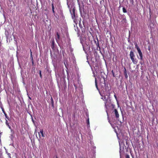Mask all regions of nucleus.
<instances>
[{
	"label": "nucleus",
	"instance_id": "f257e3e1",
	"mask_svg": "<svg viewBox=\"0 0 158 158\" xmlns=\"http://www.w3.org/2000/svg\"><path fill=\"white\" fill-rule=\"evenodd\" d=\"M109 122L111 125L112 127L115 126V125L117 124L120 125L121 124V121H119V119H108Z\"/></svg>",
	"mask_w": 158,
	"mask_h": 158
},
{
	"label": "nucleus",
	"instance_id": "f03ea898",
	"mask_svg": "<svg viewBox=\"0 0 158 158\" xmlns=\"http://www.w3.org/2000/svg\"><path fill=\"white\" fill-rule=\"evenodd\" d=\"M123 143L125 147V149L126 150V151H128V137H125L123 138Z\"/></svg>",
	"mask_w": 158,
	"mask_h": 158
},
{
	"label": "nucleus",
	"instance_id": "7ed1b4c3",
	"mask_svg": "<svg viewBox=\"0 0 158 158\" xmlns=\"http://www.w3.org/2000/svg\"><path fill=\"white\" fill-rule=\"evenodd\" d=\"M6 123L10 129H11L10 125L12 124V122L11 121V119H6Z\"/></svg>",
	"mask_w": 158,
	"mask_h": 158
},
{
	"label": "nucleus",
	"instance_id": "20e7f679",
	"mask_svg": "<svg viewBox=\"0 0 158 158\" xmlns=\"http://www.w3.org/2000/svg\"><path fill=\"white\" fill-rule=\"evenodd\" d=\"M114 114L115 115V117L117 118H118L119 117V115L117 110L116 109L114 110V111L113 112Z\"/></svg>",
	"mask_w": 158,
	"mask_h": 158
},
{
	"label": "nucleus",
	"instance_id": "39448f33",
	"mask_svg": "<svg viewBox=\"0 0 158 158\" xmlns=\"http://www.w3.org/2000/svg\"><path fill=\"white\" fill-rule=\"evenodd\" d=\"M39 137L41 138V136H42V137H44V130L43 129H42L38 133Z\"/></svg>",
	"mask_w": 158,
	"mask_h": 158
},
{
	"label": "nucleus",
	"instance_id": "423d86ee",
	"mask_svg": "<svg viewBox=\"0 0 158 158\" xmlns=\"http://www.w3.org/2000/svg\"><path fill=\"white\" fill-rule=\"evenodd\" d=\"M54 44L55 41L54 39L52 40V44L51 45V47L52 49H54Z\"/></svg>",
	"mask_w": 158,
	"mask_h": 158
},
{
	"label": "nucleus",
	"instance_id": "0eeeda50",
	"mask_svg": "<svg viewBox=\"0 0 158 158\" xmlns=\"http://www.w3.org/2000/svg\"><path fill=\"white\" fill-rule=\"evenodd\" d=\"M60 36L58 32L56 33V39L57 42L60 39Z\"/></svg>",
	"mask_w": 158,
	"mask_h": 158
},
{
	"label": "nucleus",
	"instance_id": "6e6552de",
	"mask_svg": "<svg viewBox=\"0 0 158 158\" xmlns=\"http://www.w3.org/2000/svg\"><path fill=\"white\" fill-rule=\"evenodd\" d=\"M52 10L53 13L54 14L55 13V11H54V2H52Z\"/></svg>",
	"mask_w": 158,
	"mask_h": 158
},
{
	"label": "nucleus",
	"instance_id": "1a4fd4ad",
	"mask_svg": "<svg viewBox=\"0 0 158 158\" xmlns=\"http://www.w3.org/2000/svg\"><path fill=\"white\" fill-rule=\"evenodd\" d=\"M131 60H132V62L135 64H136L137 63V61H136V60H135L134 57H131Z\"/></svg>",
	"mask_w": 158,
	"mask_h": 158
},
{
	"label": "nucleus",
	"instance_id": "9d476101",
	"mask_svg": "<svg viewBox=\"0 0 158 158\" xmlns=\"http://www.w3.org/2000/svg\"><path fill=\"white\" fill-rule=\"evenodd\" d=\"M124 75L126 78L127 79L128 77V76L126 72V70L125 68H124Z\"/></svg>",
	"mask_w": 158,
	"mask_h": 158
},
{
	"label": "nucleus",
	"instance_id": "9b49d317",
	"mask_svg": "<svg viewBox=\"0 0 158 158\" xmlns=\"http://www.w3.org/2000/svg\"><path fill=\"white\" fill-rule=\"evenodd\" d=\"M139 55L140 56V59L141 60H143V54L142 52L139 53Z\"/></svg>",
	"mask_w": 158,
	"mask_h": 158
},
{
	"label": "nucleus",
	"instance_id": "f8f14e48",
	"mask_svg": "<svg viewBox=\"0 0 158 158\" xmlns=\"http://www.w3.org/2000/svg\"><path fill=\"white\" fill-rule=\"evenodd\" d=\"M51 104H52V107H54V101H53V98H52V97H51Z\"/></svg>",
	"mask_w": 158,
	"mask_h": 158
},
{
	"label": "nucleus",
	"instance_id": "ddd939ff",
	"mask_svg": "<svg viewBox=\"0 0 158 158\" xmlns=\"http://www.w3.org/2000/svg\"><path fill=\"white\" fill-rule=\"evenodd\" d=\"M86 123L87 124V127H89V119H87L86 120Z\"/></svg>",
	"mask_w": 158,
	"mask_h": 158
},
{
	"label": "nucleus",
	"instance_id": "4468645a",
	"mask_svg": "<svg viewBox=\"0 0 158 158\" xmlns=\"http://www.w3.org/2000/svg\"><path fill=\"white\" fill-rule=\"evenodd\" d=\"M134 56L133 52L132 51H131L130 53V57H134Z\"/></svg>",
	"mask_w": 158,
	"mask_h": 158
},
{
	"label": "nucleus",
	"instance_id": "2eb2a0df",
	"mask_svg": "<svg viewBox=\"0 0 158 158\" xmlns=\"http://www.w3.org/2000/svg\"><path fill=\"white\" fill-rule=\"evenodd\" d=\"M6 152L7 153V155H8V157L9 158H11V154L9 153H8L6 151Z\"/></svg>",
	"mask_w": 158,
	"mask_h": 158
},
{
	"label": "nucleus",
	"instance_id": "dca6fc26",
	"mask_svg": "<svg viewBox=\"0 0 158 158\" xmlns=\"http://www.w3.org/2000/svg\"><path fill=\"white\" fill-rule=\"evenodd\" d=\"M123 10L124 13H126L127 12V10L125 7H123Z\"/></svg>",
	"mask_w": 158,
	"mask_h": 158
},
{
	"label": "nucleus",
	"instance_id": "f3484780",
	"mask_svg": "<svg viewBox=\"0 0 158 158\" xmlns=\"http://www.w3.org/2000/svg\"><path fill=\"white\" fill-rule=\"evenodd\" d=\"M26 114H27V115L28 114V115L30 116L31 118H33L32 116L29 113L27 112V113Z\"/></svg>",
	"mask_w": 158,
	"mask_h": 158
},
{
	"label": "nucleus",
	"instance_id": "a211bd4d",
	"mask_svg": "<svg viewBox=\"0 0 158 158\" xmlns=\"http://www.w3.org/2000/svg\"><path fill=\"white\" fill-rule=\"evenodd\" d=\"M39 74H40V77L42 78V74H41V70H40V73H39Z\"/></svg>",
	"mask_w": 158,
	"mask_h": 158
},
{
	"label": "nucleus",
	"instance_id": "6ab92c4d",
	"mask_svg": "<svg viewBox=\"0 0 158 158\" xmlns=\"http://www.w3.org/2000/svg\"><path fill=\"white\" fill-rule=\"evenodd\" d=\"M95 43H96V44H97V46H99V44H98V42H97H97L96 41H95Z\"/></svg>",
	"mask_w": 158,
	"mask_h": 158
},
{
	"label": "nucleus",
	"instance_id": "aec40b11",
	"mask_svg": "<svg viewBox=\"0 0 158 158\" xmlns=\"http://www.w3.org/2000/svg\"><path fill=\"white\" fill-rule=\"evenodd\" d=\"M86 115L87 116V117L88 118H89V114L87 113H86Z\"/></svg>",
	"mask_w": 158,
	"mask_h": 158
},
{
	"label": "nucleus",
	"instance_id": "412c9836",
	"mask_svg": "<svg viewBox=\"0 0 158 158\" xmlns=\"http://www.w3.org/2000/svg\"><path fill=\"white\" fill-rule=\"evenodd\" d=\"M114 97L116 99V100L117 101V96L115 94L114 95Z\"/></svg>",
	"mask_w": 158,
	"mask_h": 158
},
{
	"label": "nucleus",
	"instance_id": "4be33fe9",
	"mask_svg": "<svg viewBox=\"0 0 158 158\" xmlns=\"http://www.w3.org/2000/svg\"><path fill=\"white\" fill-rule=\"evenodd\" d=\"M138 52L139 53H140L142 52L141 51V50L140 49L138 50Z\"/></svg>",
	"mask_w": 158,
	"mask_h": 158
},
{
	"label": "nucleus",
	"instance_id": "5701e85b",
	"mask_svg": "<svg viewBox=\"0 0 158 158\" xmlns=\"http://www.w3.org/2000/svg\"><path fill=\"white\" fill-rule=\"evenodd\" d=\"M126 158H128V155L127 154H126Z\"/></svg>",
	"mask_w": 158,
	"mask_h": 158
},
{
	"label": "nucleus",
	"instance_id": "b1692460",
	"mask_svg": "<svg viewBox=\"0 0 158 158\" xmlns=\"http://www.w3.org/2000/svg\"><path fill=\"white\" fill-rule=\"evenodd\" d=\"M31 53H30V56H32V52L31 50H30Z\"/></svg>",
	"mask_w": 158,
	"mask_h": 158
},
{
	"label": "nucleus",
	"instance_id": "393cba45",
	"mask_svg": "<svg viewBox=\"0 0 158 158\" xmlns=\"http://www.w3.org/2000/svg\"><path fill=\"white\" fill-rule=\"evenodd\" d=\"M31 62H32V65H33V64H34V60H33V59H32V60H31Z\"/></svg>",
	"mask_w": 158,
	"mask_h": 158
},
{
	"label": "nucleus",
	"instance_id": "a878e982",
	"mask_svg": "<svg viewBox=\"0 0 158 158\" xmlns=\"http://www.w3.org/2000/svg\"><path fill=\"white\" fill-rule=\"evenodd\" d=\"M2 111L4 113H5V111H4V110L3 108H2Z\"/></svg>",
	"mask_w": 158,
	"mask_h": 158
},
{
	"label": "nucleus",
	"instance_id": "bb28decb",
	"mask_svg": "<svg viewBox=\"0 0 158 158\" xmlns=\"http://www.w3.org/2000/svg\"><path fill=\"white\" fill-rule=\"evenodd\" d=\"M74 23H75L76 24H77V23L76 22V20H75V19H74Z\"/></svg>",
	"mask_w": 158,
	"mask_h": 158
},
{
	"label": "nucleus",
	"instance_id": "cd10ccee",
	"mask_svg": "<svg viewBox=\"0 0 158 158\" xmlns=\"http://www.w3.org/2000/svg\"><path fill=\"white\" fill-rule=\"evenodd\" d=\"M136 48L137 49V51H138V50H139V49H140V48H139V47H137V48Z\"/></svg>",
	"mask_w": 158,
	"mask_h": 158
},
{
	"label": "nucleus",
	"instance_id": "c85d7f7f",
	"mask_svg": "<svg viewBox=\"0 0 158 158\" xmlns=\"http://www.w3.org/2000/svg\"><path fill=\"white\" fill-rule=\"evenodd\" d=\"M74 86H75V88L76 89H77V86H76V85H75V84H74Z\"/></svg>",
	"mask_w": 158,
	"mask_h": 158
},
{
	"label": "nucleus",
	"instance_id": "c756f323",
	"mask_svg": "<svg viewBox=\"0 0 158 158\" xmlns=\"http://www.w3.org/2000/svg\"><path fill=\"white\" fill-rule=\"evenodd\" d=\"M106 102L105 103V106L106 107V108H107V106H106Z\"/></svg>",
	"mask_w": 158,
	"mask_h": 158
},
{
	"label": "nucleus",
	"instance_id": "7c9ffc66",
	"mask_svg": "<svg viewBox=\"0 0 158 158\" xmlns=\"http://www.w3.org/2000/svg\"><path fill=\"white\" fill-rule=\"evenodd\" d=\"M112 73H113V76L114 77V72H113V70H112Z\"/></svg>",
	"mask_w": 158,
	"mask_h": 158
},
{
	"label": "nucleus",
	"instance_id": "2f4dec72",
	"mask_svg": "<svg viewBox=\"0 0 158 158\" xmlns=\"http://www.w3.org/2000/svg\"><path fill=\"white\" fill-rule=\"evenodd\" d=\"M31 57V60H32V59H33V57H32V56H30Z\"/></svg>",
	"mask_w": 158,
	"mask_h": 158
},
{
	"label": "nucleus",
	"instance_id": "473e14b6",
	"mask_svg": "<svg viewBox=\"0 0 158 158\" xmlns=\"http://www.w3.org/2000/svg\"><path fill=\"white\" fill-rule=\"evenodd\" d=\"M4 114H5V116H6V118H7V116L6 114L5 113H4Z\"/></svg>",
	"mask_w": 158,
	"mask_h": 158
},
{
	"label": "nucleus",
	"instance_id": "72a5a7b5",
	"mask_svg": "<svg viewBox=\"0 0 158 158\" xmlns=\"http://www.w3.org/2000/svg\"><path fill=\"white\" fill-rule=\"evenodd\" d=\"M32 121L35 124L34 120V119H32Z\"/></svg>",
	"mask_w": 158,
	"mask_h": 158
},
{
	"label": "nucleus",
	"instance_id": "f704fd0d",
	"mask_svg": "<svg viewBox=\"0 0 158 158\" xmlns=\"http://www.w3.org/2000/svg\"><path fill=\"white\" fill-rule=\"evenodd\" d=\"M95 82H96V87H97V84H96V80H95Z\"/></svg>",
	"mask_w": 158,
	"mask_h": 158
},
{
	"label": "nucleus",
	"instance_id": "c9c22d12",
	"mask_svg": "<svg viewBox=\"0 0 158 158\" xmlns=\"http://www.w3.org/2000/svg\"><path fill=\"white\" fill-rule=\"evenodd\" d=\"M150 47H148V50H150Z\"/></svg>",
	"mask_w": 158,
	"mask_h": 158
},
{
	"label": "nucleus",
	"instance_id": "e433bc0d",
	"mask_svg": "<svg viewBox=\"0 0 158 158\" xmlns=\"http://www.w3.org/2000/svg\"><path fill=\"white\" fill-rule=\"evenodd\" d=\"M137 47H138V46H137V45H135V48H137Z\"/></svg>",
	"mask_w": 158,
	"mask_h": 158
},
{
	"label": "nucleus",
	"instance_id": "4c0bfd02",
	"mask_svg": "<svg viewBox=\"0 0 158 158\" xmlns=\"http://www.w3.org/2000/svg\"><path fill=\"white\" fill-rule=\"evenodd\" d=\"M112 106H113V108H114V106L113 105H112Z\"/></svg>",
	"mask_w": 158,
	"mask_h": 158
},
{
	"label": "nucleus",
	"instance_id": "58836bf2",
	"mask_svg": "<svg viewBox=\"0 0 158 158\" xmlns=\"http://www.w3.org/2000/svg\"><path fill=\"white\" fill-rule=\"evenodd\" d=\"M74 15V17H75V14H74V15Z\"/></svg>",
	"mask_w": 158,
	"mask_h": 158
},
{
	"label": "nucleus",
	"instance_id": "ea45409f",
	"mask_svg": "<svg viewBox=\"0 0 158 158\" xmlns=\"http://www.w3.org/2000/svg\"><path fill=\"white\" fill-rule=\"evenodd\" d=\"M29 98L31 100V98L30 97H29Z\"/></svg>",
	"mask_w": 158,
	"mask_h": 158
},
{
	"label": "nucleus",
	"instance_id": "a19ab883",
	"mask_svg": "<svg viewBox=\"0 0 158 158\" xmlns=\"http://www.w3.org/2000/svg\"><path fill=\"white\" fill-rule=\"evenodd\" d=\"M140 63L141 64H142V62H141V61H140Z\"/></svg>",
	"mask_w": 158,
	"mask_h": 158
},
{
	"label": "nucleus",
	"instance_id": "79ce46f5",
	"mask_svg": "<svg viewBox=\"0 0 158 158\" xmlns=\"http://www.w3.org/2000/svg\"><path fill=\"white\" fill-rule=\"evenodd\" d=\"M64 64H65V66H66V64H65V63H64Z\"/></svg>",
	"mask_w": 158,
	"mask_h": 158
},
{
	"label": "nucleus",
	"instance_id": "37998d69",
	"mask_svg": "<svg viewBox=\"0 0 158 158\" xmlns=\"http://www.w3.org/2000/svg\"><path fill=\"white\" fill-rule=\"evenodd\" d=\"M56 158H58V157H57V156H56Z\"/></svg>",
	"mask_w": 158,
	"mask_h": 158
}]
</instances>
